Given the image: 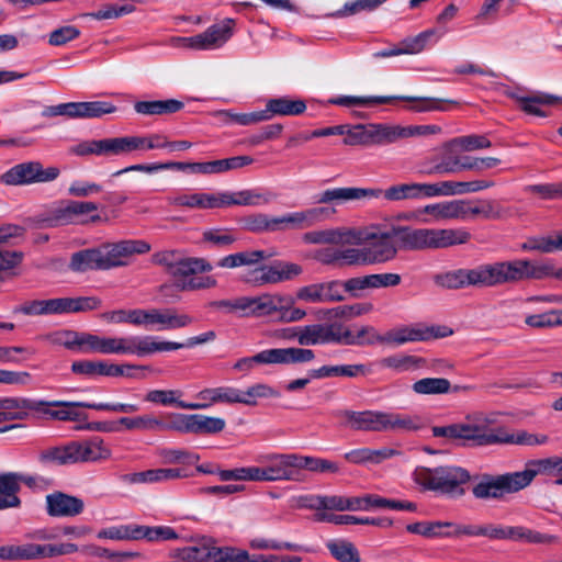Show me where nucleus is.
<instances>
[{
    "instance_id": "1",
    "label": "nucleus",
    "mask_w": 562,
    "mask_h": 562,
    "mask_svg": "<svg viewBox=\"0 0 562 562\" xmlns=\"http://www.w3.org/2000/svg\"><path fill=\"white\" fill-rule=\"evenodd\" d=\"M552 273V266L525 259L484 263L472 269L473 286L479 288L542 279Z\"/></svg>"
},
{
    "instance_id": "2",
    "label": "nucleus",
    "mask_w": 562,
    "mask_h": 562,
    "mask_svg": "<svg viewBox=\"0 0 562 562\" xmlns=\"http://www.w3.org/2000/svg\"><path fill=\"white\" fill-rule=\"evenodd\" d=\"M336 416L342 419V425L351 430L367 432H409L417 431L423 426V419L417 415L401 414L384 411H339Z\"/></svg>"
},
{
    "instance_id": "3",
    "label": "nucleus",
    "mask_w": 562,
    "mask_h": 562,
    "mask_svg": "<svg viewBox=\"0 0 562 562\" xmlns=\"http://www.w3.org/2000/svg\"><path fill=\"white\" fill-rule=\"evenodd\" d=\"M83 352H99L103 355H135L145 357L155 352H162L175 348L172 344H156L155 336H124L101 337L93 334H85Z\"/></svg>"
},
{
    "instance_id": "4",
    "label": "nucleus",
    "mask_w": 562,
    "mask_h": 562,
    "mask_svg": "<svg viewBox=\"0 0 562 562\" xmlns=\"http://www.w3.org/2000/svg\"><path fill=\"white\" fill-rule=\"evenodd\" d=\"M111 457V449L100 437H92L82 441H70L60 447L49 448L40 454L43 463L75 464L99 462Z\"/></svg>"
},
{
    "instance_id": "5",
    "label": "nucleus",
    "mask_w": 562,
    "mask_h": 562,
    "mask_svg": "<svg viewBox=\"0 0 562 562\" xmlns=\"http://www.w3.org/2000/svg\"><path fill=\"white\" fill-rule=\"evenodd\" d=\"M403 239L407 249H447L469 244L472 234L465 227L414 228L405 231Z\"/></svg>"
},
{
    "instance_id": "6",
    "label": "nucleus",
    "mask_w": 562,
    "mask_h": 562,
    "mask_svg": "<svg viewBox=\"0 0 562 562\" xmlns=\"http://www.w3.org/2000/svg\"><path fill=\"white\" fill-rule=\"evenodd\" d=\"M413 477L425 490L458 495L464 493L461 486L471 479L468 470L456 465L418 467L415 469Z\"/></svg>"
},
{
    "instance_id": "7",
    "label": "nucleus",
    "mask_w": 562,
    "mask_h": 562,
    "mask_svg": "<svg viewBox=\"0 0 562 562\" xmlns=\"http://www.w3.org/2000/svg\"><path fill=\"white\" fill-rule=\"evenodd\" d=\"M46 406H42L40 414L46 415L52 419L61 422H78L87 419V414L79 411V407L90 408L95 411H110L120 413H135L138 406L135 404L125 403H87V402H67V401H53L45 402Z\"/></svg>"
},
{
    "instance_id": "8",
    "label": "nucleus",
    "mask_w": 562,
    "mask_h": 562,
    "mask_svg": "<svg viewBox=\"0 0 562 562\" xmlns=\"http://www.w3.org/2000/svg\"><path fill=\"white\" fill-rule=\"evenodd\" d=\"M156 263L162 266L167 273L175 280V286L180 290V284L191 280L195 274L209 272L212 265L203 258L184 257L175 250H165L154 255Z\"/></svg>"
},
{
    "instance_id": "9",
    "label": "nucleus",
    "mask_w": 562,
    "mask_h": 562,
    "mask_svg": "<svg viewBox=\"0 0 562 562\" xmlns=\"http://www.w3.org/2000/svg\"><path fill=\"white\" fill-rule=\"evenodd\" d=\"M395 100L407 101L411 104L407 106L413 112H431L445 111L442 105L443 100L428 97H406V95H389V97H352L341 95L330 100V103L340 106H367L371 104H386Z\"/></svg>"
},
{
    "instance_id": "10",
    "label": "nucleus",
    "mask_w": 562,
    "mask_h": 562,
    "mask_svg": "<svg viewBox=\"0 0 562 562\" xmlns=\"http://www.w3.org/2000/svg\"><path fill=\"white\" fill-rule=\"evenodd\" d=\"M487 418L482 414L468 416L464 422L448 426L432 427L435 437H445L450 440H461L473 447L485 446V430Z\"/></svg>"
},
{
    "instance_id": "11",
    "label": "nucleus",
    "mask_w": 562,
    "mask_h": 562,
    "mask_svg": "<svg viewBox=\"0 0 562 562\" xmlns=\"http://www.w3.org/2000/svg\"><path fill=\"white\" fill-rule=\"evenodd\" d=\"M232 19L209 26L204 32L193 36H176L171 45L178 48H192L196 50H212L222 47L233 35Z\"/></svg>"
},
{
    "instance_id": "12",
    "label": "nucleus",
    "mask_w": 562,
    "mask_h": 562,
    "mask_svg": "<svg viewBox=\"0 0 562 562\" xmlns=\"http://www.w3.org/2000/svg\"><path fill=\"white\" fill-rule=\"evenodd\" d=\"M405 231H414V228L392 227L387 231L378 229L369 232L366 235L362 234V243H370V247L367 248L370 263H381L392 260L397 252L394 240L396 237L401 240L403 247L405 248V241L403 239Z\"/></svg>"
},
{
    "instance_id": "13",
    "label": "nucleus",
    "mask_w": 562,
    "mask_h": 562,
    "mask_svg": "<svg viewBox=\"0 0 562 562\" xmlns=\"http://www.w3.org/2000/svg\"><path fill=\"white\" fill-rule=\"evenodd\" d=\"M59 176L57 167L44 168L40 161L18 164L1 175L0 181L7 186H26L55 180Z\"/></svg>"
},
{
    "instance_id": "14",
    "label": "nucleus",
    "mask_w": 562,
    "mask_h": 562,
    "mask_svg": "<svg viewBox=\"0 0 562 562\" xmlns=\"http://www.w3.org/2000/svg\"><path fill=\"white\" fill-rule=\"evenodd\" d=\"M522 490L518 472L505 473L502 475H482L481 480L473 486L472 493L477 499H499L505 494Z\"/></svg>"
},
{
    "instance_id": "15",
    "label": "nucleus",
    "mask_w": 562,
    "mask_h": 562,
    "mask_svg": "<svg viewBox=\"0 0 562 562\" xmlns=\"http://www.w3.org/2000/svg\"><path fill=\"white\" fill-rule=\"evenodd\" d=\"M194 317L179 313L176 308H142L140 326L146 329L172 330L188 327L194 323Z\"/></svg>"
},
{
    "instance_id": "16",
    "label": "nucleus",
    "mask_w": 562,
    "mask_h": 562,
    "mask_svg": "<svg viewBox=\"0 0 562 562\" xmlns=\"http://www.w3.org/2000/svg\"><path fill=\"white\" fill-rule=\"evenodd\" d=\"M265 482L300 481L297 453H271L261 458Z\"/></svg>"
},
{
    "instance_id": "17",
    "label": "nucleus",
    "mask_w": 562,
    "mask_h": 562,
    "mask_svg": "<svg viewBox=\"0 0 562 562\" xmlns=\"http://www.w3.org/2000/svg\"><path fill=\"white\" fill-rule=\"evenodd\" d=\"M150 250V245L140 239H126L102 246L103 261L105 270L123 267L128 263V258L133 255L146 254Z\"/></svg>"
},
{
    "instance_id": "18",
    "label": "nucleus",
    "mask_w": 562,
    "mask_h": 562,
    "mask_svg": "<svg viewBox=\"0 0 562 562\" xmlns=\"http://www.w3.org/2000/svg\"><path fill=\"white\" fill-rule=\"evenodd\" d=\"M99 209L94 202L69 201L66 205L55 209L48 216L38 221L42 227H57L72 223H85L83 215Z\"/></svg>"
},
{
    "instance_id": "19",
    "label": "nucleus",
    "mask_w": 562,
    "mask_h": 562,
    "mask_svg": "<svg viewBox=\"0 0 562 562\" xmlns=\"http://www.w3.org/2000/svg\"><path fill=\"white\" fill-rule=\"evenodd\" d=\"M439 328L423 325L400 326L390 329L382 336H375L379 344L401 346L407 342L426 341L431 338L445 337L447 334L439 333Z\"/></svg>"
},
{
    "instance_id": "20",
    "label": "nucleus",
    "mask_w": 562,
    "mask_h": 562,
    "mask_svg": "<svg viewBox=\"0 0 562 562\" xmlns=\"http://www.w3.org/2000/svg\"><path fill=\"white\" fill-rule=\"evenodd\" d=\"M522 488L528 486L535 476L541 475L547 482L562 484V459L559 457L531 460L526 463L524 471H517Z\"/></svg>"
},
{
    "instance_id": "21",
    "label": "nucleus",
    "mask_w": 562,
    "mask_h": 562,
    "mask_svg": "<svg viewBox=\"0 0 562 562\" xmlns=\"http://www.w3.org/2000/svg\"><path fill=\"white\" fill-rule=\"evenodd\" d=\"M381 195L382 189L379 188H331L319 192L316 195V203L334 206L350 201L379 199Z\"/></svg>"
},
{
    "instance_id": "22",
    "label": "nucleus",
    "mask_w": 562,
    "mask_h": 562,
    "mask_svg": "<svg viewBox=\"0 0 562 562\" xmlns=\"http://www.w3.org/2000/svg\"><path fill=\"white\" fill-rule=\"evenodd\" d=\"M339 324H312L294 327L293 337L300 346L339 344Z\"/></svg>"
},
{
    "instance_id": "23",
    "label": "nucleus",
    "mask_w": 562,
    "mask_h": 562,
    "mask_svg": "<svg viewBox=\"0 0 562 562\" xmlns=\"http://www.w3.org/2000/svg\"><path fill=\"white\" fill-rule=\"evenodd\" d=\"M299 301L308 303L341 302L346 299L342 291V281L312 283L296 291Z\"/></svg>"
},
{
    "instance_id": "24",
    "label": "nucleus",
    "mask_w": 562,
    "mask_h": 562,
    "mask_svg": "<svg viewBox=\"0 0 562 562\" xmlns=\"http://www.w3.org/2000/svg\"><path fill=\"white\" fill-rule=\"evenodd\" d=\"M303 240L314 245H360L362 244V233L347 227L327 228L307 232L303 235Z\"/></svg>"
},
{
    "instance_id": "25",
    "label": "nucleus",
    "mask_w": 562,
    "mask_h": 562,
    "mask_svg": "<svg viewBox=\"0 0 562 562\" xmlns=\"http://www.w3.org/2000/svg\"><path fill=\"white\" fill-rule=\"evenodd\" d=\"M78 550L75 543H21L15 544L16 560H35L74 553Z\"/></svg>"
},
{
    "instance_id": "26",
    "label": "nucleus",
    "mask_w": 562,
    "mask_h": 562,
    "mask_svg": "<svg viewBox=\"0 0 562 562\" xmlns=\"http://www.w3.org/2000/svg\"><path fill=\"white\" fill-rule=\"evenodd\" d=\"M199 402L179 403V408L198 411L206 409L214 404H237V389L233 386L207 387L196 393Z\"/></svg>"
},
{
    "instance_id": "27",
    "label": "nucleus",
    "mask_w": 562,
    "mask_h": 562,
    "mask_svg": "<svg viewBox=\"0 0 562 562\" xmlns=\"http://www.w3.org/2000/svg\"><path fill=\"white\" fill-rule=\"evenodd\" d=\"M380 146L393 144L400 139L426 136L440 132L437 125H391L378 124Z\"/></svg>"
},
{
    "instance_id": "28",
    "label": "nucleus",
    "mask_w": 562,
    "mask_h": 562,
    "mask_svg": "<svg viewBox=\"0 0 562 562\" xmlns=\"http://www.w3.org/2000/svg\"><path fill=\"white\" fill-rule=\"evenodd\" d=\"M464 528V525H458L452 521H418L408 524L406 530L409 533L419 535L428 539H442L463 536V532H458L459 529Z\"/></svg>"
},
{
    "instance_id": "29",
    "label": "nucleus",
    "mask_w": 562,
    "mask_h": 562,
    "mask_svg": "<svg viewBox=\"0 0 562 562\" xmlns=\"http://www.w3.org/2000/svg\"><path fill=\"white\" fill-rule=\"evenodd\" d=\"M42 406H46L45 401L25 397L0 398V412L4 420L25 419L31 413H38Z\"/></svg>"
},
{
    "instance_id": "30",
    "label": "nucleus",
    "mask_w": 562,
    "mask_h": 562,
    "mask_svg": "<svg viewBox=\"0 0 562 562\" xmlns=\"http://www.w3.org/2000/svg\"><path fill=\"white\" fill-rule=\"evenodd\" d=\"M546 436H538L527 431H517L515 434H508L502 428H491V422L487 419L485 430V446L496 443H515L522 446H536L546 442Z\"/></svg>"
},
{
    "instance_id": "31",
    "label": "nucleus",
    "mask_w": 562,
    "mask_h": 562,
    "mask_svg": "<svg viewBox=\"0 0 562 562\" xmlns=\"http://www.w3.org/2000/svg\"><path fill=\"white\" fill-rule=\"evenodd\" d=\"M85 504L82 499L61 492H55L46 496V510L52 517H72L82 513Z\"/></svg>"
},
{
    "instance_id": "32",
    "label": "nucleus",
    "mask_w": 562,
    "mask_h": 562,
    "mask_svg": "<svg viewBox=\"0 0 562 562\" xmlns=\"http://www.w3.org/2000/svg\"><path fill=\"white\" fill-rule=\"evenodd\" d=\"M509 97L518 103V106L524 112L537 116H546L547 112L543 108L551 105L559 100V98L550 94L540 92L525 93L519 90L510 92Z\"/></svg>"
},
{
    "instance_id": "33",
    "label": "nucleus",
    "mask_w": 562,
    "mask_h": 562,
    "mask_svg": "<svg viewBox=\"0 0 562 562\" xmlns=\"http://www.w3.org/2000/svg\"><path fill=\"white\" fill-rule=\"evenodd\" d=\"M306 103L302 99H291L289 97L269 99L266 103V109L262 110L266 121L271 120L273 116H296L304 113Z\"/></svg>"
},
{
    "instance_id": "34",
    "label": "nucleus",
    "mask_w": 562,
    "mask_h": 562,
    "mask_svg": "<svg viewBox=\"0 0 562 562\" xmlns=\"http://www.w3.org/2000/svg\"><path fill=\"white\" fill-rule=\"evenodd\" d=\"M18 312L32 316L67 314V297L29 301L22 304Z\"/></svg>"
},
{
    "instance_id": "35",
    "label": "nucleus",
    "mask_w": 562,
    "mask_h": 562,
    "mask_svg": "<svg viewBox=\"0 0 562 562\" xmlns=\"http://www.w3.org/2000/svg\"><path fill=\"white\" fill-rule=\"evenodd\" d=\"M492 180H474V181H439L437 182L439 196L460 195L465 193H474L494 187Z\"/></svg>"
},
{
    "instance_id": "36",
    "label": "nucleus",
    "mask_w": 562,
    "mask_h": 562,
    "mask_svg": "<svg viewBox=\"0 0 562 562\" xmlns=\"http://www.w3.org/2000/svg\"><path fill=\"white\" fill-rule=\"evenodd\" d=\"M69 268L75 272L105 270L102 247L75 252L71 256Z\"/></svg>"
},
{
    "instance_id": "37",
    "label": "nucleus",
    "mask_w": 562,
    "mask_h": 562,
    "mask_svg": "<svg viewBox=\"0 0 562 562\" xmlns=\"http://www.w3.org/2000/svg\"><path fill=\"white\" fill-rule=\"evenodd\" d=\"M116 111V106L106 101L70 102V119H97Z\"/></svg>"
},
{
    "instance_id": "38",
    "label": "nucleus",
    "mask_w": 562,
    "mask_h": 562,
    "mask_svg": "<svg viewBox=\"0 0 562 562\" xmlns=\"http://www.w3.org/2000/svg\"><path fill=\"white\" fill-rule=\"evenodd\" d=\"M293 299L281 294L265 293L255 296L254 317L271 316L282 312L286 305H292Z\"/></svg>"
},
{
    "instance_id": "39",
    "label": "nucleus",
    "mask_w": 562,
    "mask_h": 562,
    "mask_svg": "<svg viewBox=\"0 0 562 562\" xmlns=\"http://www.w3.org/2000/svg\"><path fill=\"white\" fill-rule=\"evenodd\" d=\"M271 364H294L311 362L315 358L312 349L297 347L269 349Z\"/></svg>"
},
{
    "instance_id": "40",
    "label": "nucleus",
    "mask_w": 562,
    "mask_h": 562,
    "mask_svg": "<svg viewBox=\"0 0 562 562\" xmlns=\"http://www.w3.org/2000/svg\"><path fill=\"white\" fill-rule=\"evenodd\" d=\"M460 221H469L476 217L491 220L499 216V212L495 209L494 203L488 200H460Z\"/></svg>"
},
{
    "instance_id": "41",
    "label": "nucleus",
    "mask_w": 562,
    "mask_h": 562,
    "mask_svg": "<svg viewBox=\"0 0 562 562\" xmlns=\"http://www.w3.org/2000/svg\"><path fill=\"white\" fill-rule=\"evenodd\" d=\"M370 373V369L364 364H341V366H323L318 369L310 371L312 379H326L335 376L358 378Z\"/></svg>"
},
{
    "instance_id": "42",
    "label": "nucleus",
    "mask_w": 562,
    "mask_h": 562,
    "mask_svg": "<svg viewBox=\"0 0 562 562\" xmlns=\"http://www.w3.org/2000/svg\"><path fill=\"white\" fill-rule=\"evenodd\" d=\"M183 106V102L176 99L137 101L134 103L135 112L146 116L172 114L182 110Z\"/></svg>"
},
{
    "instance_id": "43",
    "label": "nucleus",
    "mask_w": 562,
    "mask_h": 562,
    "mask_svg": "<svg viewBox=\"0 0 562 562\" xmlns=\"http://www.w3.org/2000/svg\"><path fill=\"white\" fill-rule=\"evenodd\" d=\"M315 520L333 522L335 525H372L382 528H389L393 525L390 518L357 517L353 515H335L327 513H317Z\"/></svg>"
},
{
    "instance_id": "44",
    "label": "nucleus",
    "mask_w": 562,
    "mask_h": 562,
    "mask_svg": "<svg viewBox=\"0 0 562 562\" xmlns=\"http://www.w3.org/2000/svg\"><path fill=\"white\" fill-rule=\"evenodd\" d=\"M419 214H427L434 222L460 221V200L441 201L427 204L418 211Z\"/></svg>"
},
{
    "instance_id": "45",
    "label": "nucleus",
    "mask_w": 562,
    "mask_h": 562,
    "mask_svg": "<svg viewBox=\"0 0 562 562\" xmlns=\"http://www.w3.org/2000/svg\"><path fill=\"white\" fill-rule=\"evenodd\" d=\"M270 257L271 255L265 250H246L221 258L217 262V266L228 269L238 268L241 266H255Z\"/></svg>"
},
{
    "instance_id": "46",
    "label": "nucleus",
    "mask_w": 562,
    "mask_h": 562,
    "mask_svg": "<svg viewBox=\"0 0 562 562\" xmlns=\"http://www.w3.org/2000/svg\"><path fill=\"white\" fill-rule=\"evenodd\" d=\"M375 336L381 335L378 334L372 326H362L358 329L357 334H352L348 328H344V326L339 324V344L347 346L374 345L379 342Z\"/></svg>"
},
{
    "instance_id": "47",
    "label": "nucleus",
    "mask_w": 562,
    "mask_h": 562,
    "mask_svg": "<svg viewBox=\"0 0 562 562\" xmlns=\"http://www.w3.org/2000/svg\"><path fill=\"white\" fill-rule=\"evenodd\" d=\"M434 281L446 289H461L473 286L472 269H457L436 274Z\"/></svg>"
},
{
    "instance_id": "48",
    "label": "nucleus",
    "mask_w": 562,
    "mask_h": 562,
    "mask_svg": "<svg viewBox=\"0 0 562 562\" xmlns=\"http://www.w3.org/2000/svg\"><path fill=\"white\" fill-rule=\"evenodd\" d=\"M280 392L266 383H256L246 391L237 389V403L256 406L259 398L279 397Z\"/></svg>"
},
{
    "instance_id": "49",
    "label": "nucleus",
    "mask_w": 562,
    "mask_h": 562,
    "mask_svg": "<svg viewBox=\"0 0 562 562\" xmlns=\"http://www.w3.org/2000/svg\"><path fill=\"white\" fill-rule=\"evenodd\" d=\"M217 475L221 481H247V482H265L262 467H240L229 470L218 469Z\"/></svg>"
},
{
    "instance_id": "50",
    "label": "nucleus",
    "mask_w": 562,
    "mask_h": 562,
    "mask_svg": "<svg viewBox=\"0 0 562 562\" xmlns=\"http://www.w3.org/2000/svg\"><path fill=\"white\" fill-rule=\"evenodd\" d=\"M18 472L0 473V499L8 502L10 508H16L21 505L18 496L20 491Z\"/></svg>"
},
{
    "instance_id": "51",
    "label": "nucleus",
    "mask_w": 562,
    "mask_h": 562,
    "mask_svg": "<svg viewBox=\"0 0 562 562\" xmlns=\"http://www.w3.org/2000/svg\"><path fill=\"white\" fill-rule=\"evenodd\" d=\"M136 540L148 542H162L179 539L177 531L170 526H143L136 525Z\"/></svg>"
},
{
    "instance_id": "52",
    "label": "nucleus",
    "mask_w": 562,
    "mask_h": 562,
    "mask_svg": "<svg viewBox=\"0 0 562 562\" xmlns=\"http://www.w3.org/2000/svg\"><path fill=\"white\" fill-rule=\"evenodd\" d=\"M135 151L134 136L100 139V156H121Z\"/></svg>"
},
{
    "instance_id": "53",
    "label": "nucleus",
    "mask_w": 562,
    "mask_h": 562,
    "mask_svg": "<svg viewBox=\"0 0 562 562\" xmlns=\"http://www.w3.org/2000/svg\"><path fill=\"white\" fill-rule=\"evenodd\" d=\"M228 202L227 206L233 205H249V206H259L266 205L271 201V194L262 193L257 190H241L237 192L228 191Z\"/></svg>"
},
{
    "instance_id": "54",
    "label": "nucleus",
    "mask_w": 562,
    "mask_h": 562,
    "mask_svg": "<svg viewBox=\"0 0 562 562\" xmlns=\"http://www.w3.org/2000/svg\"><path fill=\"white\" fill-rule=\"evenodd\" d=\"M505 540L524 541L528 543H548L553 540V537L522 526H505Z\"/></svg>"
},
{
    "instance_id": "55",
    "label": "nucleus",
    "mask_w": 562,
    "mask_h": 562,
    "mask_svg": "<svg viewBox=\"0 0 562 562\" xmlns=\"http://www.w3.org/2000/svg\"><path fill=\"white\" fill-rule=\"evenodd\" d=\"M525 250H540L542 252H551L562 248V233L554 235H541L528 237L522 244Z\"/></svg>"
},
{
    "instance_id": "56",
    "label": "nucleus",
    "mask_w": 562,
    "mask_h": 562,
    "mask_svg": "<svg viewBox=\"0 0 562 562\" xmlns=\"http://www.w3.org/2000/svg\"><path fill=\"white\" fill-rule=\"evenodd\" d=\"M326 547L339 562H361L357 547L348 540H330L326 543Z\"/></svg>"
},
{
    "instance_id": "57",
    "label": "nucleus",
    "mask_w": 562,
    "mask_h": 562,
    "mask_svg": "<svg viewBox=\"0 0 562 562\" xmlns=\"http://www.w3.org/2000/svg\"><path fill=\"white\" fill-rule=\"evenodd\" d=\"M243 280L252 285L259 286L263 284L280 283L278 266H260L249 271Z\"/></svg>"
},
{
    "instance_id": "58",
    "label": "nucleus",
    "mask_w": 562,
    "mask_h": 562,
    "mask_svg": "<svg viewBox=\"0 0 562 562\" xmlns=\"http://www.w3.org/2000/svg\"><path fill=\"white\" fill-rule=\"evenodd\" d=\"M422 359L409 355H393L379 360V366L382 369H390L394 372L401 373L416 369Z\"/></svg>"
},
{
    "instance_id": "59",
    "label": "nucleus",
    "mask_w": 562,
    "mask_h": 562,
    "mask_svg": "<svg viewBox=\"0 0 562 562\" xmlns=\"http://www.w3.org/2000/svg\"><path fill=\"white\" fill-rule=\"evenodd\" d=\"M301 469L308 470L314 473H338L339 465L327 459L302 456L297 453V471Z\"/></svg>"
},
{
    "instance_id": "60",
    "label": "nucleus",
    "mask_w": 562,
    "mask_h": 562,
    "mask_svg": "<svg viewBox=\"0 0 562 562\" xmlns=\"http://www.w3.org/2000/svg\"><path fill=\"white\" fill-rule=\"evenodd\" d=\"M225 427L226 422L222 417L193 414V434L215 435L222 432Z\"/></svg>"
},
{
    "instance_id": "61",
    "label": "nucleus",
    "mask_w": 562,
    "mask_h": 562,
    "mask_svg": "<svg viewBox=\"0 0 562 562\" xmlns=\"http://www.w3.org/2000/svg\"><path fill=\"white\" fill-rule=\"evenodd\" d=\"M450 381L445 378H424L416 381L412 389L416 394H446L450 391Z\"/></svg>"
},
{
    "instance_id": "62",
    "label": "nucleus",
    "mask_w": 562,
    "mask_h": 562,
    "mask_svg": "<svg viewBox=\"0 0 562 562\" xmlns=\"http://www.w3.org/2000/svg\"><path fill=\"white\" fill-rule=\"evenodd\" d=\"M225 123H236L241 126H248L266 121V115L261 111L250 113H235L232 110H221L215 113Z\"/></svg>"
},
{
    "instance_id": "63",
    "label": "nucleus",
    "mask_w": 562,
    "mask_h": 562,
    "mask_svg": "<svg viewBox=\"0 0 562 562\" xmlns=\"http://www.w3.org/2000/svg\"><path fill=\"white\" fill-rule=\"evenodd\" d=\"M274 232L308 228L304 211L292 212L273 217Z\"/></svg>"
},
{
    "instance_id": "64",
    "label": "nucleus",
    "mask_w": 562,
    "mask_h": 562,
    "mask_svg": "<svg viewBox=\"0 0 562 562\" xmlns=\"http://www.w3.org/2000/svg\"><path fill=\"white\" fill-rule=\"evenodd\" d=\"M240 222L243 228L251 233L274 232L273 216L263 213L247 215Z\"/></svg>"
}]
</instances>
